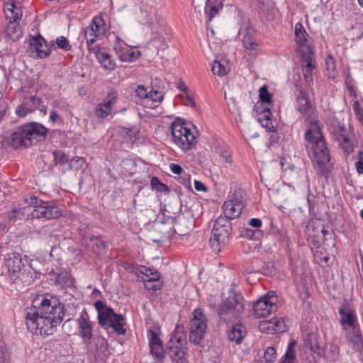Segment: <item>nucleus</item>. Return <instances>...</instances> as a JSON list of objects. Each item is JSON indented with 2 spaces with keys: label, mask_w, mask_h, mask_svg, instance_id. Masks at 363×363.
<instances>
[{
  "label": "nucleus",
  "mask_w": 363,
  "mask_h": 363,
  "mask_svg": "<svg viewBox=\"0 0 363 363\" xmlns=\"http://www.w3.org/2000/svg\"><path fill=\"white\" fill-rule=\"evenodd\" d=\"M66 313L65 305L57 298L40 295L26 310V325L29 331L42 335H52L62 322Z\"/></svg>",
  "instance_id": "f257e3e1"
},
{
  "label": "nucleus",
  "mask_w": 363,
  "mask_h": 363,
  "mask_svg": "<svg viewBox=\"0 0 363 363\" xmlns=\"http://www.w3.org/2000/svg\"><path fill=\"white\" fill-rule=\"evenodd\" d=\"M304 138L306 147L313 162L320 167L328 163L330 152L318 121L310 123Z\"/></svg>",
  "instance_id": "f03ea898"
},
{
  "label": "nucleus",
  "mask_w": 363,
  "mask_h": 363,
  "mask_svg": "<svg viewBox=\"0 0 363 363\" xmlns=\"http://www.w3.org/2000/svg\"><path fill=\"white\" fill-rule=\"evenodd\" d=\"M48 128L39 123L32 122L22 125L11 135L13 147L27 148L33 144L44 141L48 135Z\"/></svg>",
  "instance_id": "7ed1b4c3"
},
{
  "label": "nucleus",
  "mask_w": 363,
  "mask_h": 363,
  "mask_svg": "<svg viewBox=\"0 0 363 363\" xmlns=\"http://www.w3.org/2000/svg\"><path fill=\"white\" fill-rule=\"evenodd\" d=\"M94 307L98 312L99 324L101 327L112 328L118 335L125 333V320L121 314L115 313L113 308L106 306L102 301H96Z\"/></svg>",
  "instance_id": "20e7f679"
},
{
  "label": "nucleus",
  "mask_w": 363,
  "mask_h": 363,
  "mask_svg": "<svg viewBox=\"0 0 363 363\" xmlns=\"http://www.w3.org/2000/svg\"><path fill=\"white\" fill-rule=\"evenodd\" d=\"M232 223L227 218L219 216L214 222L212 235L209 239L211 247L214 252H220L229 241L232 233Z\"/></svg>",
  "instance_id": "39448f33"
},
{
  "label": "nucleus",
  "mask_w": 363,
  "mask_h": 363,
  "mask_svg": "<svg viewBox=\"0 0 363 363\" xmlns=\"http://www.w3.org/2000/svg\"><path fill=\"white\" fill-rule=\"evenodd\" d=\"M6 266L8 269V281L11 285H13L16 290L21 289L23 286V283L26 281L24 264L21 255L18 252H13L8 255L6 259Z\"/></svg>",
  "instance_id": "423d86ee"
},
{
  "label": "nucleus",
  "mask_w": 363,
  "mask_h": 363,
  "mask_svg": "<svg viewBox=\"0 0 363 363\" xmlns=\"http://www.w3.org/2000/svg\"><path fill=\"white\" fill-rule=\"evenodd\" d=\"M170 129L174 142L182 150L188 151L196 143L194 134L185 126L184 123L175 121L172 123Z\"/></svg>",
  "instance_id": "0eeeda50"
},
{
  "label": "nucleus",
  "mask_w": 363,
  "mask_h": 363,
  "mask_svg": "<svg viewBox=\"0 0 363 363\" xmlns=\"http://www.w3.org/2000/svg\"><path fill=\"white\" fill-rule=\"evenodd\" d=\"M244 298L240 293H234L230 295L220 305L218 315L225 320V315H230L234 318H238L245 310Z\"/></svg>",
  "instance_id": "6e6552de"
},
{
  "label": "nucleus",
  "mask_w": 363,
  "mask_h": 363,
  "mask_svg": "<svg viewBox=\"0 0 363 363\" xmlns=\"http://www.w3.org/2000/svg\"><path fill=\"white\" fill-rule=\"evenodd\" d=\"M207 328L206 318L200 308L193 312V317L189 321V341L198 345L203 339Z\"/></svg>",
  "instance_id": "1a4fd4ad"
},
{
  "label": "nucleus",
  "mask_w": 363,
  "mask_h": 363,
  "mask_svg": "<svg viewBox=\"0 0 363 363\" xmlns=\"http://www.w3.org/2000/svg\"><path fill=\"white\" fill-rule=\"evenodd\" d=\"M278 309L277 297L274 291H269L259 298L253 305L254 314L257 318H264Z\"/></svg>",
  "instance_id": "9d476101"
},
{
  "label": "nucleus",
  "mask_w": 363,
  "mask_h": 363,
  "mask_svg": "<svg viewBox=\"0 0 363 363\" xmlns=\"http://www.w3.org/2000/svg\"><path fill=\"white\" fill-rule=\"evenodd\" d=\"M244 207L242 191H235L223 206L225 215L223 217L227 218L229 220L237 218L240 216Z\"/></svg>",
  "instance_id": "9b49d317"
},
{
  "label": "nucleus",
  "mask_w": 363,
  "mask_h": 363,
  "mask_svg": "<svg viewBox=\"0 0 363 363\" xmlns=\"http://www.w3.org/2000/svg\"><path fill=\"white\" fill-rule=\"evenodd\" d=\"M306 233L308 239L311 240L313 246L316 248L319 247L322 242L325 244L328 240V236L332 238L333 235V233L319 222L309 223L306 226Z\"/></svg>",
  "instance_id": "f8f14e48"
},
{
  "label": "nucleus",
  "mask_w": 363,
  "mask_h": 363,
  "mask_svg": "<svg viewBox=\"0 0 363 363\" xmlns=\"http://www.w3.org/2000/svg\"><path fill=\"white\" fill-rule=\"evenodd\" d=\"M45 204L36 206L28 216L30 219H56L62 216L61 211L50 201H45Z\"/></svg>",
  "instance_id": "ddd939ff"
},
{
  "label": "nucleus",
  "mask_w": 363,
  "mask_h": 363,
  "mask_svg": "<svg viewBox=\"0 0 363 363\" xmlns=\"http://www.w3.org/2000/svg\"><path fill=\"white\" fill-rule=\"evenodd\" d=\"M281 168L284 171V178L290 182L297 183L302 178H306V170L301 168L303 164L298 161V164H289L286 159H281L280 161Z\"/></svg>",
  "instance_id": "4468645a"
},
{
  "label": "nucleus",
  "mask_w": 363,
  "mask_h": 363,
  "mask_svg": "<svg viewBox=\"0 0 363 363\" xmlns=\"http://www.w3.org/2000/svg\"><path fill=\"white\" fill-rule=\"evenodd\" d=\"M151 30L152 37L147 43V48H155L152 52L158 55L160 50H163L168 47L164 36V30L160 24H154Z\"/></svg>",
  "instance_id": "2eb2a0df"
},
{
  "label": "nucleus",
  "mask_w": 363,
  "mask_h": 363,
  "mask_svg": "<svg viewBox=\"0 0 363 363\" xmlns=\"http://www.w3.org/2000/svg\"><path fill=\"white\" fill-rule=\"evenodd\" d=\"M77 324L79 328V334L82 338L83 342L86 345L91 343L93 334V323L90 320L88 313L84 310L81 313L79 318L77 319Z\"/></svg>",
  "instance_id": "dca6fc26"
},
{
  "label": "nucleus",
  "mask_w": 363,
  "mask_h": 363,
  "mask_svg": "<svg viewBox=\"0 0 363 363\" xmlns=\"http://www.w3.org/2000/svg\"><path fill=\"white\" fill-rule=\"evenodd\" d=\"M345 332V338L347 344L355 352L363 353V336L362 335L360 326L354 328H344Z\"/></svg>",
  "instance_id": "f3484780"
},
{
  "label": "nucleus",
  "mask_w": 363,
  "mask_h": 363,
  "mask_svg": "<svg viewBox=\"0 0 363 363\" xmlns=\"http://www.w3.org/2000/svg\"><path fill=\"white\" fill-rule=\"evenodd\" d=\"M30 50L32 52H35V57L45 58L51 53V50L48 48L47 42L40 35L37 36H30L29 39Z\"/></svg>",
  "instance_id": "a211bd4d"
},
{
  "label": "nucleus",
  "mask_w": 363,
  "mask_h": 363,
  "mask_svg": "<svg viewBox=\"0 0 363 363\" xmlns=\"http://www.w3.org/2000/svg\"><path fill=\"white\" fill-rule=\"evenodd\" d=\"M110 28V24H90L84 32L87 48L94 47L96 39L103 37Z\"/></svg>",
  "instance_id": "6ab92c4d"
},
{
  "label": "nucleus",
  "mask_w": 363,
  "mask_h": 363,
  "mask_svg": "<svg viewBox=\"0 0 363 363\" xmlns=\"http://www.w3.org/2000/svg\"><path fill=\"white\" fill-rule=\"evenodd\" d=\"M294 33L295 40L298 45L297 52H298L301 56H303L304 54H313L312 47L307 43L308 33L303 27V24H296Z\"/></svg>",
  "instance_id": "aec40b11"
},
{
  "label": "nucleus",
  "mask_w": 363,
  "mask_h": 363,
  "mask_svg": "<svg viewBox=\"0 0 363 363\" xmlns=\"http://www.w3.org/2000/svg\"><path fill=\"white\" fill-rule=\"evenodd\" d=\"M150 354L155 359L162 362L164 357V350L162 340L152 329L147 330Z\"/></svg>",
  "instance_id": "412c9836"
},
{
  "label": "nucleus",
  "mask_w": 363,
  "mask_h": 363,
  "mask_svg": "<svg viewBox=\"0 0 363 363\" xmlns=\"http://www.w3.org/2000/svg\"><path fill=\"white\" fill-rule=\"evenodd\" d=\"M334 136L345 152L349 154L353 152L354 147V142L350 138V134L344 125H339L334 130Z\"/></svg>",
  "instance_id": "4be33fe9"
},
{
  "label": "nucleus",
  "mask_w": 363,
  "mask_h": 363,
  "mask_svg": "<svg viewBox=\"0 0 363 363\" xmlns=\"http://www.w3.org/2000/svg\"><path fill=\"white\" fill-rule=\"evenodd\" d=\"M90 53L95 55L98 62L101 64V67L105 69L113 70L116 67V62L112 56L102 48L98 45L94 47L88 48Z\"/></svg>",
  "instance_id": "5701e85b"
},
{
  "label": "nucleus",
  "mask_w": 363,
  "mask_h": 363,
  "mask_svg": "<svg viewBox=\"0 0 363 363\" xmlns=\"http://www.w3.org/2000/svg\"><path fill=\"white\" fill-rule=\"evenodd\" d=\"M41 103V99L35 96H25L22 104L16 108V113L19 117H24L27 113L39 108Z\"/></svg>",
  "instance_id": "b1692460"
},
{
  "label": "nucleus",
  "mask_w": 363,
  "mask_h": 363,
  "mask_svg": "<svg viewBox=\"0 0 363 363\" xmlns=\"http://www.w3.org/2000/svg\"><path fill=\"white\" fill-rule=\"evenodd\" d=\"M240 33H243L242 43L244 48L250 51H257L259 43L255 37V30L250 24H245V27L240 30Z\"/></svg>",
  "instance_id": "393cba45"
},
{
  "label": "nucleus",
  "mask_w": 363,
  "mask_h": 363,
  "mask_svg": "<svg viewBox=\"0 0 363 363\" xmlns=\"http://www.w3.org/2000/svg\"><path fill=\"white\" fill-rule=\"evenodd\" d=\"M116 96L108 94L107 97L95 108V114L98 118H104L107 117L112 111L113 105L116 103Z\"/></svg>",
  "instance_id": "a878e982"
},
{
  "label": "nucleus",
  "mask_w": 363,
  "mask_h": 363,
  "mask_svg": "<svg viewBox=\"0 0 363 363\" xmlns=\"http://www.w3.org/2000/svg\"><path fill=\"white\" fill-rule=\"evenodd\" d=\"M339 314L341 316L340 323L343 328H354L359 326L357 317L353 311H347L344 307H341L339 309Z\"/></svg>",
  "instance_id": "bb28decb"
},
{
  "label": "nucleus",
  "mask_w": 363,
  "mask_h": 363,
  "mask_svg": "<svg viewBox=\"0 0 363 363\" xmlns=\"http://www.w3.org/2000/svg\"><path fill=\"white\" fill-rule=\"evenodd\" d=\"M187 345L186 332L183 325H177L167 345L186 347Z\"/></svg>",
  "instance_id": "cd10ccee"
},
{
  "label": "nucleus",
  "mask_w": 363,
  "mask_h": 363,
  "mask_svg": "<svg viewBox=\"0 0 363 363\" xmlns=\"http://www.w3.org/2000/svg\"><path fill=\"white\" fill-rule=\"evenodd\" d=\"M186 347L167 345L166 354L172 363H187Z\"/></svg>",
  "instance_id": "c85d7f7f"
},
{
  "label": "nucleus",
  "mask_w": 363,
  "mask_h": 363,
  "mask_svg": "<svg viewBox=\"0 0 363 363\" xmlns=\"http://www.w3.org/2000/svg\"><path fill=\"white\" fill-rule=\"evenodd\" d=\"M297 109L303 116L307 117L311 116L314 112V108L308 101L306 93L303 91H299L297 96Z\"/></svg>",
  "instance_id": "c756f323"
},
{
  "label": "nucleus",
  "mask_w": 363,
  "mask_h": 363,
  "mask_svg": "<svg viewBox=\"0 0 363 363\" xmlns=\"http://www.w3.org/2000/svg\"><path fill=\"white\" fill-rule=\"evenodd\" d=\"M302 62L305 63L303 66V72L306 82L309 83L313 80V70L315 68L314 55L304 54L301 56Z\"/></svg>",
  "instance_id": "7c9ffc66"
},
{
  "label": "nucleus",
  "mask_w": 363,
  "mask_h": 363,
  "mask_svg": "<svg viewBox=\"0 0 363 363\" xmlns=\"http://www.w3.org/2000/svg\"><path fill=\"white\" fill-rule=\"evenodd\" d=\"M223 0H206L205 13L208 21H211L223 9Z\"/></svg>",
  "instance_id": "2f4dec72"
},
{
  "label": "nucleus",
  "mask_w": 363,
  "mask_h": 363,
  "mask_svg": "<svg viewBox=\"0 0 363 363\" xmlns=\"http://www.w3.org/2000/svg\"><path fill=\"white\" fill-rule=\"evenodd\" d=\"M138 278L141 280H151L156 281H161L160 279V274L157 270L146 267L145 266H140L136 272Z\"/></svg>",
  "instance_id": "473e14b6"
},
{
  "label": "nucleus",
  "mask_w": 363,
  "mask_h": 363,
  "mask_svg": "<svg viewBox=\"0 0 363 363\" xmlns=\"http://www.w3.org/2000/svg\"><path fill=\"white\" fill-rule=\"evenodd\" d=\"M246 333L245 328L242 325L236 324L228 330L227 336L230 341H235L237 344H240Z\"/></svg>",
  "instance_id": "72a5a7b5"
},
{
  "label": "nucleus",
  "mask_w": 363,
  "mask_h": 363,
  "mask_svg": "<svg viewBox=\"0 0 363 363\" xmlns=\"http://www.w3.org/2000/svg\"><path fill=\"white\" fill-rule=\"evenodd\" d=\"M118 58L123 62H132L140 57V51H133L129 48H116Z\"/></svg>",
  "instance_id": "f704fd0d"
},
{
  "label": "nucleus",
  "mask_w": 363,
  "mask_h": 363,
  "mask_svg": "<svg viewBox=\"0 0 363 363\" xmlns=\"http://www.w3.org/2000/svg\"><path fill=\"white\" fill-rule=\"evenodd\" d=\"M4 33L5 38L13 41L19 40L23 35V30L20 24H7Z\"/></svg>",
  "instance_id": "c9c22d12"
},
{
  "label": "nucleus",
  "mask_w": 363,
  "mask_h": 363,
  "mask_svg": "<svg viewBox=\"0 0 363 363\" xmlns=\"http://www.w3.org/2000/svg\"><path fill=\"white\" fill-rule=\"evenodd\" d=\"M296 342L294 340H291L287 346L286 351L284 356L281 358L279 363H296V354L295 351V346Z\"/></svg>",
  "instance_id": "e433bc0d"
},
{
  "label": "nucleus",
  "mask_w": 363,
  "mask_h": 363,
  "mask_svg": "<svg viewBox=\"0 0 363 363\" xmlns=\"http://www.w3.org/2000/svg\"><path fill=\"white\" fill-rule=\"evenodd\" d=\"M6 18L9 20V23H14L21 17V11L13 4H8L4 9Z\"/></svg>",
  "instance_id": "4c0bfd02"
},
{
  "label": "nucleus",
  "mask_w": 363,
  "mask_h": 363,
  "mask_svg": "<svg viewBox=\"0 0 363 363\" xmlns=\"http://www.w3.org/2000/svg\"><path fill=\"white\" fill-rule=\"evenodd\" d=\"M162 99L163 94L162 92L151 90L148 93V99H147L145 106L150 108H155L158 106Z\"/></svg>",
  "instance_id": "58836bf2"
},
{
  "label": "nucleus",
  "mask_w": 363,
  "mask_h": 363,
  "mask_svg": "<svg viewBox=\"0 0 363 363\" xmlns=\"http://www.w3.org/2000/svg\"><path fill=\"white\" fill-rule=\"evenodd\" d=\"M240 236L250 240H259L263 236V232L259 229L252 230L249 228H244L240 232Z\"/></svg>",
  "instance_id": "ea45409f"
},
{
  "label": "nucleus",
  "mask_w": 363,
  "mask_h": 363,
  "mask_svg": "<svg viewBox=\"0 0 363 363\" xmlns=\"http://www.w3.org/2000/svg\"><path fill=\"white\" fill-rule=\"evenodd\" d=\"M272 116L269 108H267L262 113V118H259V121L263 127L269 131H274V126L272 123L271 116Z\"/></svg>",
  "instance_id": "a19ab883"
},
{
  "label": "nucleus",
  "mask_w": 363,
  "mask_h": 363,
  "mask_svg": "<svg viewBox=\"0 0 363 363\" xmlns=\"http://www.w3.org/2000/svg\"><path fill=\"white\" fill-rule=\"evenodd\" d=\"M29 207L14 208L7 214V218L10 222H15L17 220H22L24 218V211Z\"/></svg>",
  "instance_id": "79ce46f5"
},
{
  "label": "nucleus",
  "mask_w": 363,
  "mask_h": 363,
  "mask_svg": "<svg viewBox=\"0 0 363 363\" xmlns=\"http://www.w3.org/2000/svg\"><path fill=\"white\" fill-rule=\"evenodd\" d=\"M52 155L54 157V162L56 165L64 164L67 163L69 160V155L62 150H54Z\"/></svg>",
  "instance_id": "37998d69"
},
{
  "label": "nucleus",
  "mask_w": 363,
  "mask_h": 363,
  "mask_svg": "<svg viewBox=\"0 0 363 363\" xmlns=\"http://www.w3.org/2000/svg\"><path fill=\"white\" fill-rule=\"evenodd\" d=\"M263 358L267 363H272L277 358V350L274 347H267L264 350Z\"/></svg>",
  "instance_id": "c03bdc74"
},
{
  "label": "nucleus",
  "mask_w": 363,
  "mask_h": 363,
  "mask_svg": "<svg viewBox=\"0 0 363 363\" xmlns=\"http://www.w3.org/2000/svg\"><path fill=\"white\" fill-rule=\"evenodd\" d=\"M86 163V160L82 157H75L70 160L69 167L72 169L78 170L82 169Z\"/></svg>",
  "instance_id": "a18cd8bd"
},
{
  "label": "nucleus",
  "mask_w": 363,
  "mask_h": 363,
  "mask_svg": "<svg viewBox=\"0 0 363 363\" xmlns=\"http://www.w3.org/2000/svg\"><path fill=\"white\" fill-rule=\"evenodd\" d=\"M212 72L214 74L223 77L227 73L225 67L219 61L215 60L212 66Z\"/></svg>",
  "instance_id": "49530a36"
},
{
  "label": "nucleus",
  "mask_w": 363,
  "mask_h": 363,
  "mask_svg": "<svg viewBox=\"0 0 363 363\" xmlns=\"http://www.w3.org/2000/svg\"><path fill=\"white\" fill-rule=\"evenodd\" d=\"M55 43L58 48H61L65 51H69L72 48L69 40L65 36L57 37Z\"/></svg>",
  "instance_id": "de8ad7c7"
},
{
  "label": "nucleus",
  "mask_w": 363,
  "mask_h": 363,
  "mask_svg": "<svg viewBox=\"0 0 363 363\" xmlns=\"http://www.w3.org/2000/svg\"><path fill=\"white\" fill-rule=\"evenodd\" d=\"M259 96L262 102L268 104L271 102L272 98V95L268 91L266 86H262L259 89Z\"/></svg>",
  "instance_id": "09e8293b"
},
{
  "label": "nucleus",
  "mask_w": 363,
  "mask_h": 363,
  "mask_svg": "<svg viewBox=\"0 0 363 363\" xmlns=\"http://www.w3.org/2000/svg\"><path fill=\"white\" fill-rule=\"evenodd\" d=\"M219 156L225 161V163L231 164L232 160V152L231 151L225 147H222L218 151Z\"/></svg>",
  "instance_id": "8fccbe9b"
},
{
  "label": "nucleus",
  "mask_w": 363,
  "mask_h": 363,
  "mask_svg": "<svg viewBox=\"0 0 363 363\" xmlns=\"http://www.w3.org/2000/svg\"><path fill=\"white\" fill-rule=\"evenodd\" d=\"M144 282V285L146 289L157 291L162 288V281H156L151 280H142Z\"/></svg>",
  "instance_id": "3c124183"
},
{
  "label": "nucleus",
  "mask_w": 363,
  "mask_h": 363,
  "mask_svg": "<svg viewBox=\"0 0 363 363\" xmlns=\"http://www.w3.org/2000/svg\"><path fill=\"white\" fill-rule=\"evenodd\" d=\"M150 184L153 189H155L159 191H168L167 186L162 183L160 180L156 177H153L151 179Z\"/></svg>",
  "instance_id": "603ef678"
},
{
  "label": "nucleus",
  "mask_w": 363,
  "mask_h": 363,
  "mask_svg": "<svg viewBox=\"0 0 363 363\" xmlns=\"http://www.w3.org/2000/svg\"><path fill=\"white\" fill-rule=\"evenodd\" d=\"M96 345L97 347V350L100 351L104 355L106 356L108 352V343L107 341L104 338L98 339Z\"/></svg>",
  "instance_id": "864d4df0"
},
{
  "label": "nucleus",
  "mask_w": 363,
  "mask_h": 363,
  "mask_svg": "<svg viewBox=\"0 0 363 363\" xmlns=\"http://www.w3.org/2000/svg\"><path fill=\"white\" fill-rule=\"evenodd\" d=\"M135 92L136 96H138L140 99L144 100V102L146 104L147 99H148L149 91H147L145 87L143 85H138Z\"/></svg>",
  "instance_id": "5fc2aeb1"
},
{
  "label": "nucleus",
  "mask_w": 363,
  "mask_h": 363,
  "mask_svg": "<svg viewBox=\"0 0 363 363\" xmlns=\"http://www.w3.org/2000/svg\"><path fill=\"white\" fill-rule=\"evenodd\" d=\"M310 349L320 357H322L325 353L323 347L320 345L316 340H314V342H311L310 343Z\"/></svg>",
  "instance_id": "6e6d98bb"
},
{
  "label": "nucleus",
  "mask_w": 363,
  "mask_h": 363,
  "mask_svg": "<svg viewBox=\"0 0 363 363\" xmlns=\"http://www.w3.org/2000/svg\"><path fill=\"white\" fill-rule=\"evenodd\" d=\"M326 69L328 71H330L332 73L329 74V77H334V72L335 70V63L334 59L330 56L326 58L325 60Z\"/></svg>",
  "instance_id": "4d7b16f0"
},
{
  "label": "nucleus",
  "mask_w": 363,
  "mask_h": 363,
  "mask_svg": "<svg viewBox=\"0 0 363 363\" xmlns=\"http://www.w3.org/2000/svg\"><path fill=\"white\" fill-rule=\"evenodd\" d=\"M352 108L357 119L359 121H363V108L361 107L359 101H354Z\"/></svg>",
  "instance_id": "13d9d810"
},
{
  "label": "nucleus",
  "mask_w": 363,
  "mask_h": 363,
  "mask_svg": "<svg viewBox=\"0 0 363 363\" xmlns=\"http://www.w3.org/2000/svg\"><path fill=\"white\" fill-rule=\"evenodd\" d=\"M270 323L274 325L275 328L273 330L276 332L279 333L284 330V323L282 318H272L270 320Z\"/></svg>",
  "instance_id": "bf43d9fd"
},
{
  "label": "nucleus",
  "mask_w": 363,
  "mask_h": 363,
  "mask_svg": "<svg viewBox=\"0 0 363 363\" xmlns=\"http://www.w3.org/2000/svg\"><path fill=\"white\" fill-rule=\"evenodd\" d=\"M355 168L359 174H363V151L358 153V160L355 162Z\"/></svg>",
  "instance_id": "052dcab7"
},
{
  "label": "nucleus",
  "mask_w": 363,
  "mask_h": 363,
  "mask_svg": "<svg viewBox=\"0 0 363 363\" xmlns=\"http://www.w3.org/2000/svg\"><path fill=\"white\" fill-rule=\"evenodd\" d=\"M26 202H27L31 206L34 207V208H35L36 206H40L41 204H45L44 203V201H43L42 199H39L35 196H31L28 199H26Z\"/></svg>",
  "instance_id": "680f3d73"
},
{
  "label": "nucleus",
  "mask_w": 363,
  "mask_h": 363,
  "mask_svg": "<svg viewBox=\"0 0 363 363\" xmlns=\"http://www.w3.org/2000/svg\"><path fill=\"white\" fill-rule=\"evenodd\" d=\"M177 88L179 89H180L181 91H184V93L186 95V99L189 101H191L192 103V104L194 106V101H192V97L189 94L188 91H189V89L188 87L184 84V82H179L177 85Z\"/></svg>",
  "instance_id": "e2e57ef3"
},
{
  "label": "nucleus",
  "mask_w": 363,
  "mask_h": 363,
  "mask_svg": "<svg viewBox=\"0 0 363 363\" xmlns=\"http://www.w3.org/2000/svg\"><path fill=\"white\" fill-rule=\"evenodd\" d=\"M170 219L172 220V223H174L173 230L175 233L179 234L180 235H183L186 233L184 230L182 231L179 230V225L181 224L179 222L177 221L175 218L173 217H171Z\"/></svg>",
  "instance_id": "0e129e2a"
},
{
  "label": "nucleus",
  "mask_w": 363,
  "mask_h": 363,
  "mask_svg": "<svg viewBox=\"0 0 363 363\" xmlns=\"http://www.w3.org/2000/svg\"><path fill=\"white\" fill-rule=\"evenodd\" d=\"M170 170L177 175H181L184 172L182 167L177 164L172 163L169 164Z\"/></svg>",
  "instance_id": "69168bd1"
},
{
  "label": "nucleus",
  "mask_w": 363,
  "mask_h": 363,
  "mask_svg": "<svg viewBox=\"0 0 363 363\" xmlns=\"http://www.w3.org/2000/svg\"><path fill=\"white\" fill-rule=\"evenodd\" d=\"M50 276H54L55 278V283L57 284H64L65 282H64L63 279L65 278V276H63V273L61 274H56L53 272L52 271L50 273Z\"/></svg>",
  "instance_id": "338daca9"
},
{
  "label": "nucleus",
  "mask_w": 363,
  "mask_h": 363,
  "mask_svg": "<svg viewBox=\"0 0 363 363\" xmlns=\"http://www.w3.org/2000/svg\"><path fill=\"white\" fill-rule=\"evenodd\" d=\"M249 225L252 227L255 228L256 229H259V228L262 226V222L259 218H253L249 220Z\"/></svg>",
  "instance_id": "774afa93"
}]
</instances>
